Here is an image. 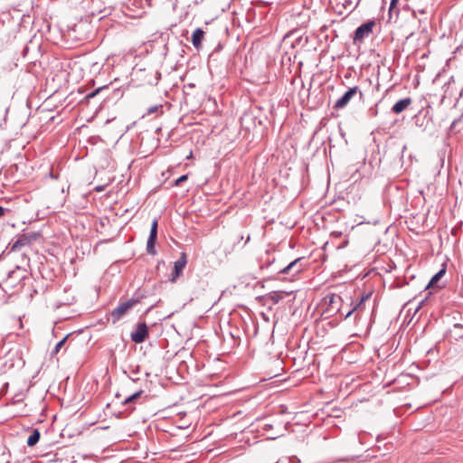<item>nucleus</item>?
<instances>
[{
    "label": "nucleus",
    "mask_w": 463,
    "mask_h": 463,
    "mask_svg": "<svg viewBox=\"0 0 463 463\" xmlns=\"http://www.w3.org/2000/svg\"><path fill=\"white\" fill-rule=\"evenodd\" d=\"M142 393H143V391H138V392H135V393H133V394L129 395V396H128V398H126V399L124 400V402H122V403H123V405H128V404H129V403H131V402H134L137 399H138V398L141 396V394H142Z\"/></svg>",
    "instance_id": "obj_16"
},
{
    "label": "nucleus",
    "mask_w": 463,
    "mask_h": 463,
    "mask_svg": "<svg viewBox=\"0 0 463 463\" xmlns=\"http://www.w3.org/2000/svg\"><path fill=\"white\" fill-rule=\"evenodd\" d=\"M289 293L285 291H272L266 296L267 300H270L272 304L276 305L282 300L285 296H288Z\"/></svg>",
    "instance_id": "obj_11"
},
{
    "label": "nucleus",
    "mask_w": 463,
    "mask_h": 463,
    "mask_svg": "<svg viewBox=\"0 0 463 463\" xmlns=\"http://www.w3.org/2000/svg\"><path fill=\"white\" fill-rule=\"evenodd\" d=\"M131 340L136 344H141L148 337V327L145 322L138 323L130 334Z\"/></svg>",
    "instance_id": "obj_4"
},
{
    "label": "nucleus",
    "mask_w": 463,
    "mask_h": 463,
    "mask_svg": "<svg viewBox=\"0 0 463 463\" xmlns=\"http://www.w3.org/2000/svg\"><path fill=\"white\" fill-rule=\"evenodd\" d=\"M135 304H136L135 300H128L126 302L121 303L115 309H113L110 314L113 324L117 323L123 316H125L127 314V312L130 308H132V307Z\"/></svg>",
    "instance_id": "obj_5"
},
{
    "label": "nucleus",
    "mask_w": 463,
    "mask_h": 463,
    "mask_svg": "<svg viewBox=\"0 0 463 463\" xmlns=\"http://www.w3.org/2000/svg\"><path fill=\"white\" fill-rule=\"evenodd\" d=\"M186 263H187L186 254L183 252L181 254L180 258L176 261H175L174 270L171 275L172 282H175L176 280V279L180 276V274L182 273L183 269H184Z\"/></svg>",
    "instance_id": "obj_8"
},
{
    "label": "nucleus",
    "mask_w": 463,
    "mask_h": 463,
    "mask_svg": "<svg viewBox=\"0 0 463 463\" xmlns=\"http://www.w3.org/2000/svg\"><path fill=\"white\" fill-rule=\"evenodd\" d=\"M204 37V32L201 28H197L192 35V43L196 48L199 49L202 45V42Z\"/></svg>",
    "instance_id": "obj_12"
},
{
    "label": "nucleus",
    "mask_w": 463,
    "mask_h": 463,
    "mask_svg": "<svg viewBox=\"0 0 463 463\" xmlns=\"http://www.w3.org/2000/svg\"><path fill=\"white\" fill-rule=\"evenodd\" d=\"M188 178L187 175H181L179 178H177L175 182V185L181 184L183 182L186 181Z\"/></svg>",
    "instance_id": "obj_21"
},
{
    "label": "nucleus",
    "mask_w": 463,
    "mask_h": 463,
    "mask_svg": "<svg viewBox=\"0 0 463 463\" xmlns=\"http://www.w3.org/2000/svg\"><path fill=\"white\" fill-rule=\"evenodd\" d=\"M368 298H369V296H368V295H367V296H365V297H362V298L360 299L359 303H358V304H356V305L353 307V309H351V310H350V311L345 315V318L349 317L352 315V313H353L354 311H355V310H357L358 308H360V307H362L363 303H364L366 299H368Z\"/></svg>",
    "instance_id": "obj_18"
},
{
    "label": "nucleus",
    "mask_w": 463,
    "mask_h": 463,
    "mask_svg": "<svg viewBox=\"0 0 463 463\" xmlns=\"http://www.w3.org/2000/svg\"><path fill=\"white\" fill-rule=\"evenodd\" d=\"M25 272V270L20 269V268H17L16 269L11 271L9 274H8V279H11L13 277L16 276L20 279H24L25 278V275L24 274Z\"/></svg>",
    "instance_id": "obj_17"
},
{
    "label": "nucleus",
    "mask_w": 463,
    "mask_h": 463,
    "mask_svg": "<svg viewBox=\"0 0 463 463\" xmlns=\"http://www.w3.org/2000/svg\"><path fill=\"white\" fill-rule=\"evenodd\" d=\"M331 236H332V237H335V238H339V237H341V236H342V232H336V231L332 232H331Z\"/></svg>",
    "instance_id": "obj_23"
},
{
    "label": "nucleus",
    "mask_w": 463,
    "mask_h": 463,
    "mask_svg": "<svg viewBox=\"0 0 463 463\" xmlns=\"http://www.w3.org/2000/svg\"><path fill=\"white\" fill-rule=\"evenodd\" d=\"M224 244V252H225V255L227 256L228 254H231L233 250V244L232 245H228L226 242H222Z\"/></svg>",
    "instance_id": "obj_19"
},
{
    "label": "nucleus",
    "mask_w": 463,
    "mask_h": 463,
    "mask_svg": "<svg viewBox=\"0 0 463 463\" xmlns=\"http://www.w3.org/2000/svg\"><path fill=\"white\" fill-rule=\"evenodd\" d=\"M376 23L374 20H369L357 27L353 37L354 43H362L373 33V29Z\"/></svg>",
    "instance_id": "obj_1"
},
{
    "label": "nucleus",
    "mask_w": 463,
    "mask_h": 463,
    "mask_svg": "<svg viewBox=\"0 0 463 463\" xmlns=\"http://www.w3.org/2000/svg\"><path fill=\"white\" fill-rule=\"evenodd\" d=\"M302 260H303V258L296 259L295 260L291 261L288 265H287L285 268H283L280 270V273H282V274H290L291 273L292 275L298 274L304 269Z\"/></svg>",
    "instance_id": "obj_7"
},
{
    "label": "nucleus",
    "mask_w": 463,
    "mask_h": 463,
    "mask_svg": "<svg viewBox=\"0 0 463 463\" xmlns=\"http://www.w3.org/2000/svg\"><path fill=\"white\" fill-rule=\"evenodd\" d=\"M250 241V236L247 237L246 243Z\"/></svg>",
    "instance_id": "obj_31"
},
{
    "label": "nucleus",
    "mask_w": 463,
    "mask_h": 463,
    "mask_svg": "<svg viewBox=\"0 0 463 463\" xmlns=\"http://www.w3.org/2000/svg\"><path fill=\"white\" fill-rule=\"evenodd\" d=\"M6 211H7L6 209H5L4 207L0 206V218L5 216Z\"/></svg>",
    "instance_id": "obj_25"
},
{
    "label": "nucleus",
    "mask_w": 463,
    "mask_h": 463,
    "mask_svg": "<svg viewBox=\"0 0 463 463\" xmlns=\"http://www.w3.org/2000/svg\"><path fill=\"white\" fill-rule=\"evenodd\" d=\"M100 90H101V89L99 88V89H97L96 90H94V91H92V92L89 93V94L86 96V98H87V99H90V98L95 97V96L97 95V93H98Z\"/></svg>",
    "instance_id": "obj_22"
},
{
    "label": "nucleus",
    "mask_w": 463,
    "mask_h": 463,
    "mask_svg": "<svg viewBox=\"0 0 463 463\" xmlns=\"http://www.w3.org/2000/svg\"><path fill=\"white\" fill-rule=\"evenodd\" d=\"M162 108V106H158V105H155V106H152L150 107L148 109H147V114L148 115H151L153 113H156L158 111V109Z\"/></svg>",
    "instance_id": "obj_20"
},
{
    "label": "nucleus",
    "mask_w": 463,
    "mask_h": 463,
    "mask_svg": "<svg viewBox=\"0 0 463 463\" xmlns=\"http://www.w3.org/2000/svg\"><path fill=\"white\" fill-rule=\"evenodd\" d=\"M360 94V97L363 96V92L360 90L359 87L354 86L350 88L340 99H338L335 105L334 109H344L347 106L350 100L357 94Z\"/></svg>",
    "instance_id": "obj_3"
},
{
    "label": "nucleus",
    "mask_w": 463,
    "mask_h": 463,
    "mask_svg": "<svg viewBox=\"0 0 463 463\" xmlns=\"http://www.w3.org/2000/svg\"><path fill=\"white\" fill-rule=\"evenodd\" d=\"M68 336L69 335H66L65 337H63L61 341H59L56 345L54 346L53 350L52 351L51 353V355L52 356H54L55 354H57L60 350L63 347V345H65L67 339H68Z\"/></svg>",
    "instance_id": "obj_15"
},
{
    "label": "nucleus",
    "mask_w": 463,
    "mask_h": 463,
    "mask_svg": "<svg viewBox=\"0 0 463 463\" xmlns=\"http://www.w3.org/2000/svg\"><path fill=\"white\" fill-rule=\"evenodd\" d=\"M412 100L411 98H405L398 100L392 108V112L394 114H400L404 111L411 104Z\"/></svg>",
    "instance_id": "obj_9"
},
{
    "label": "nucleus",
    "mask_w": 463,
    "mask_h": 463,
    "mask_svg": "<svg viewBox=\"0 0 463 463\" xmlns=\"http://www.w3.org/2000/svg\"><path fill=\"white\" fill-rule=\"evenodd\" d=\"M39 234L36 232L24 233L20 235L15 241L10 245V251L20 250L23 247L28 245L33 241L37 240Z\"/></svg>",
    "instance_id": "obj_2"
},
{
    "label": "nucleus",
    "mask_w": 463,
    "mask_h": 463,
    "mask_svg": "<svg viewBox=\"0 0 463 463\" xmlns=\"http://www.w3.org/2000/svg\"><path fill=\"white\" fill-rule=\"evenodd\" d=\"M40 437H41V433L38 430V429H33L32 433L30 434V436L27 439V442H26L27 446L33 447L34 445H36L40 439Z\"/></svg>",
    "instance_id": "obj_13"
},
{
    "label": "nucleus",
    "mask_w": 463,
    "mask_h": 463,
    "mask_svg": "<svg viewBox=\"0 0 463 463\" xmlns=\"http://www.w3.org/2000/svg\"><path fill=\"white\" fill-rule=\"evenodd\" d=\"M398 2H399V0H391L390 11H392L396 6Z\"/></svg>",
    "instance_id": "obj_24"
},
{
    "label": "nucleus",
    "mask_w": 463,
    "mask_h": 463,
    "mask_svg": "<svg viewBox=\"0 0 463 463\" xmlns=\"http://www.w3.org/2000/svg\"><path fill=\"white\" fill-rule=\"evenodd\" d=\"M449 337L458 341L463 339V326L461 324H454L452 328L449 330Z\"/></svg>",
    "instance_id": "obj_10"
},
{
    "label": "nucleus",
    "mask_w": 463,
    "mask_h": 463,
    "mask_svg": "<svg viewBox=\"0 0 463 463\" xmlns=\"http://www.w3.org/2000/svg\"><path fill=\"white\" fill-rule=\"evenodd\" d=\"M446 273V269H441L439 272H437L430 279L428 287H432L434 286L443 276L444 274Z\"/></svg>",
    "instance_id": "obj_14"
},
{
    "label": "nucleus",
    "mask_w": 463,
    "mask_h": 463,
    "mask_svg": "<svg viewBox=\"0 0 463 463\" xmlns=\"http://www.w3.org/2000/svg\"><path fill=\"white\" fill-rule=\"evenodd\" d=\"M348 244V241H345L341 245H339L337 248L338 249H342L344 247H345L346 245Z\"/></svg>",
    "instance_id": "obj_27"
},
{
    "label": "nucleus",
    "mask_w": 463,
    "mask_h": 463,
    "mask_svg": "<svg viewBox=\"0 0 463 463\" xmlns=\"http://www.w3.org/2000/svg\"><path fill=\"white\" fill-rule=\"evenodd\" d=\"M151 1H152V0H146V2L148 4V5H151Z\"/></svg>",
    "instance_id": "obj_29"
},
{
    "label": "nucleus",
    "mask_w": 463,
    "mask_h": 463,
    "mask_svg": "<svg viewBox=\"0 0 463 463\" xmlns=\"http://www.w3.org/2000/svg\"><path fill=\"white\" fill-rule=\"evenodd\" d=\"M335 299L341 300V298L339 296H332L330 298V303H334Z\"/></svg>",
    "instance_id": "obj_26"
},
{
    "label": "nucleus",
    "mask_w": 463,
    "mask_h": 463,
    "mask_svg": "<svg viewBox=\"0 0 463 463\" xmlns=\"http://www.w3.org/2000/svg\"><path fill=\"white\" fill-rule=\"evenodd\" d=\"M419 12H420V14H425V11H424L423 9H420V10H419Z\"/></svg>",
    "instance_id": "obj_28"
},
{
    "label": "nucleus",
    "mask_w": 463,
    "mask_h": 463,
    "mask_svg": "<svg viewBox=\"0 0 463 463\" xmlns=\"http://www.w3.org/2000/svg\"><path fill=\"white\" fill-rule=\"evenodd\" d=\"M157 227H158V222L156 219H155L152 222L151 229L149 237L146 243V251L148 254L156 255V251L155 249V244L157 239Z\"/></svg>",
    "instance_id": "obj_6"
},
{
    "label": "nucleus",
    "mask_w": 463,
    "mask_h": 463,
    "mask_svg": "<svg viewBox=\"0 0 463 463\" xmlns=\"http://www.w3.org/2000/svg\"><path fill=\"white\" fill-rule=\"evenodd\" d=\"M412 15H413L414 17H416V11H415V10H413V11H412Z\"/></svg>",
    "instance_id": "obj_30"
}]
</instances>
